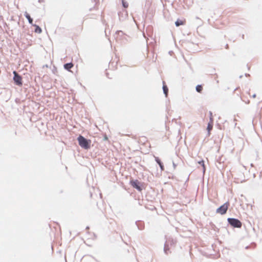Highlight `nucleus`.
<instances>
[{
    "label": "nucleus",
    "instance_id": "f257e3e1",
    "mask_svg": "<svg viewBox=\"0 0 262 262\" xmlns=\"http://www.w3.org/2000/svg\"><path fill=\"white\" fill-rule=\"evenodd\" d=\"M79 145L83 148L85 149H89L91 147V141L87 140L82 136L80 135L77 138Z\"/></svg>",
    "mask_w": 262,
    "mask_h": 262
},
{
    "label": "nucleus",
    "instance_id": "f03ea898",
    "mask_svg": "<svg viewBox=\"0 0 262 262\" xmlns=\"http://www.w3.org/2000/svg\"><path fill=\"white\" fill-rule=\"evenodd\" d=\"M229 206H230L229 202H226L223 205H222L221 206H220L219 208H218L216 209V213H219L221 215L225 214L226 213Z\"/></svg>",
    "mask_w": 262,
    "mask_h": 262
},
{
    "label": "nucleus",
    "instance_id": "7ed1b4c3",
    "mask_svg": "<svg viewBox=\"0 0 262 262\" xmlns=\"http://www.w3.org/2000/svg\"><path fill=\"white\" fill-rule=\"evenodd\" d=\"M228 222L233 227L241 228L242 225L241 222L238 219L228 218Z\"/></svg>",
    "mask_w": 262,
    "mask_h": 262
},
{
    "label": "nucleus",
    "instance_id": "20e7f679",
    "mask_svg": "<svg viewBox=\"0 0 262 262\" xmlns=\"http://www.w3.org/2000/svg\"><path fill=\"white\" fill-rule=\"evenodd\" d=\"M13 73L14 74L13 80L15 84L19 86L22 85L23 82L21 77L19 75L16 71H14Z\"/></svg>",
    "mask_w": 262,
    "mask_h": 262
},
{
    "label": "nucleus",
    "instance_id": "39448f33",
    "mask_svg": "<svg viewBox=\"0 0 262 262\" xmlns=\"http://www.w3.org/2000/svg\"><path fill=\"white\" fill-rule=\"evenodd\" d=\"M210 121L208 124V126L207 127V129L208 132V135H210V131L213 128V119L212 117V114L211 112H210Z\"/></svg>",
    "mask_w": 262,
    "mask_h": 262
},
{
    "label": "nucleus",
    "instance_id": "423d86ee",
    "mask_svg": "<svg viewBox=\"0 0 262 262\" xmlns=\"http://www.w3.org/2000/svg\"><path fill=\"white\" fill-rule=\"evenodd\" d=\"M130 184L134 188H136L137 189H138L139 191L141 190V188L140 187V186L139 185V182L137 180L131 181Z\"/></svg>",
    "mask_w": 262,
    "mask_h": 262
},
{
    "label": "nucleus",
    "instance_id": "0eeeda50",
    "mask_svg": "<svg viewBox=\"0 0 262 262\" xmlns=\"http://www.w3.org/2000/svg\"><path fill=\"white\" fill-rule=\"evenodd\" d=\"M25 16L27 18V19L28 20L29 23L30 24L32 25L33 24V19L31 17V16L29 15V14L28 12H26L25 13Z\"/></svg>",
    "mask_w": 262,
    "mask_h": 262
},
{
    "label": "nucleus",
    "instance_id": "6e6552de",
    "mask_svg": "<svg viewBox=\"0 0 262 262\" xmlns=\"http://www.w3.org/2000/svg\"><path fill=\"white\" fill-rule=\"evenodd\" d=\"M156 161L157 162V163L159 165L161 170H164V165H163L162 163L161 162V160L159 159V158L156 157Z\"/></svg>",
    "mask_w": 262,
    "mask_h": 262
},
{
    "label": "nucleus",
    "instance_id": "1a4fd4ad",
    "mask_svg": "<svg viewBox=\"0 0 262 262\" xmlns=\"http://www.w3.org/2000/svg\"><path fill=\"white\" fill-rule=\"evenodd\" d=\"M74 66L73 64L72 63H68L64 65V68L65 69L70 71V70L73 68Z\"/></svg>",
    "mask_w": 262,
    "mask_h": 262
},
{
    "label": "nucleus",
    "instance_id": "9d476101",
    "mask_svg": "<svg viewBox=\"0 0 262 262\" xmlns=\"http://www.w3.org/2000/svg\"><path fill=\"white\" fill-rule=\"evenodd\" d=\"M185 23V20H180V19H178L176 23H175V24L176 25V26L178 27L180 25H184Z\"/></svg>",
    "mask_w": 262,
    "mask_h": 262
},
{
    "label": "nucleus",
    "instance_id": "9b49d317",
    "mask_svg": "<svg viewBox=\"0 0 262 262\" xmlns=\"http://www.w3.org/2000/svg\"><path fill=\"white\" fill-rule=\"evenodd\" d=\"M163 89L164 93L165 94L166 97H167V95H168V89L167 86L166 85L164 84L163 86Z\"/></svg>",
    "mask_w": 262,
    "mask_h": 262
},
{
    "label": "nucleus",
    "instance_id": "f8f14e48",
    "mask_svg": "<svg viewBox=\"0 0 262 262\" xmlns=\"http://www.w3.org/2000/svg\"><path fill=\"white\" fill-rule=\"evenodd\" d=\"M36 28L35 29V32L37 33H40L42 32L41 29L37 25H34Z\"/></svg>",
    "mask_w": 262,
    "mask_h": 262
},
{
    "label": "nucleus",
    "instance_id": "ddd939ff",
    "mask_svg": "<svg viewBox=\"0 0 262 262\" xmlns=\"http://www.w3.org/2000/svg\"><path fill=\"white\" fill-rule=\"evenodd\" d=\"M203 90V86L201 85H198L196 86V91L199 93H201Z\"/></svg>",
    "mask_w": 262,
    "mask_h": 262
},
{
    "label": "nucleus",
    "instance_id": "4468645a",
    "mask_svg": "<svg viewBox=\"0 0 262 262\" xmlns=\"http://www.w3.org/2000/svg\"><path fill=\"white\" fill-rule=\"evenodd\" d=\"M198 163L203 167V171L204 172H205V164H204V161L202 160L201 161H199L198 162Z\"/></svg>",
    "mask_w": 262,
    "mask_h": 262
},
{
    "label": "nucleus",
    "instance_id": "2eb2a0df",
    "mask_svg": "<svg viewBox=\"0 0 262 262\" xmlns=\"http://www.w3.org/2000/svg\"><path fill=\"white\" fill-rule=\"evenodd\" d=\"M122 4L124 8H127L128 6V4L123 0L122 1Z\"/></svg>",
    "mask_w": 262,
    "mask_h": 262
},
{
    "label": "nucleus",
    "instance_id": "dca6fc26",
    "mask_svg": "<svg viewBox=\"0 0 262 262\" xmlns=\"http://www.w3.org/2000/svg\"><path fill=\"white\" fill-rule=\"evenodd\" d=\"M255 97H256V95L254 94V95H253V98H255Z\"/></svg>",
    "mask_w": 262,
    "mask_h": 262
},
{
    "label": "nucleus",
    "instance_id": "f3484780",
    "mask_svg": "<svg viewBox=\"0 0 262 262\" xmlns=\"http://www.w3.org/2000/svg\"><path fill=\"white\" fill-rule=\"evenodd\" d=\"M226 48H227V49H228V45H227V46H226Z\"/></svg>",
    "mask_w": 262,
    "mask_h": 262
}]
</instances>
